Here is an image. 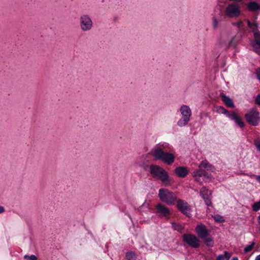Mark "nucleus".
<instances>
[{"label":"nucleus","instance_id":"nucleus-38","mask_svg":"<svg viewBox=\"0 0 260 260\" xmlns=\"http://www.w3.org/2000/svg\"><path fill=\"white\" fill-rule=\"evenodd\" d=\"M255 260H260V254L256 257Z\"/></svg>","mask_w":260,"mask_h":260},{"label":"nucleus","instance_id":"nucleus-9","mask_svg":"<svg viewBox=\"0 0 260 260\" xmlns=\"http://www.w3.org/2000/svg\"><path fill=\"white\" fill-rule=\"evenodd\" d=\"M200 195L204 200L207 206H212L211 199L212 198V191L206 186H203L200 191Z\"/></svg>","mask_w":260,"mask_h":260},{"label":"nucleus","instance_id":"nucleus-19","mask_svg":"<svg viewBox=\"0 0 260 260\" xmlns=\"http://www.w3.org/2000/svg\"><path fill=\"white\" fill-rule=\"evenodd\" d=\"M202 239L203 240L204 242L205 243L207 246L209 247L213 246V239L211 236H210L209 234L208 236H206V238H202Z\"/></svg>","mask_w":260,"mask_h":260},{"label":"nucleus","instance_id":"nucleus-33","mask_svg":"<svg viewBox=\"0 0 260 260\" xmlns=\"http://www.w3.org/2000/svg\"><path fill=\"white\" fill-rule=\"evenodd\" d=\"M224 255H225V259H226V260H229L231 256V253L226 251L224 252Z\"/></svg>","mask_w":260,"mask_h":260},{"label":"nucleus","instance_id":"nucleus-6","mask_svg":"<svg viewBox=\"0 0 260 260\" xmlns=\"http://www.w3.org/2000/svg\"><path fill=\"white\" fill-rule=\"evenodd\" d=\"M182 118L177 122V125L180 127L187 125L190 120L191 115V111L190 108L186 105H182L180 109Z\"/></svg>","mask_w":260,"mask_h":260},{"label":"nucleus","instance_id":"nucleus-34","mask_svg":"<svg viewBox=\"0 0 260 260\" xmlns=\"http://www.w3.org/2000/svg\"><path fill=\"white\" fill-rule=\"evenodd\" d=\"M256 75L257 78L259 80L260 82V68L258 69L256 71Z\"/></svg>","mask_w":260,"mask_h":260},{"label":"nucleus","instance_id":"nucleus-22","mask_svg":"<svg viewBox=\"0 0 260 260\" xmlns=\"http://www.w3.org/2000/svg\"><path fill=\"white\" fill-rule=\"evenodd\" d=\"M212 217L213 218L214 220L216 222H223L224 221V218L222 216H221L218 214H215V215L212 216Z\"/></svg>","mask_w":260,"mask_h":260},{"label":"nucleus","instance_id":"nucleus-15","mask_svg":"<svg viewBox=\"0 0 260 260\" xmlns=\"http://www.w3.org/2000/svg\"><path fill=\"white\" fill-rule=\"evenodd\" d=\"M228 117L232 120H234L236 123L240 127L242 128L245 126L242 118L239 116L235 112H232L231 114H228Z\"/></svg>","mask_w":260,"mask_h":260},{"label":"nucleus","instance_id":"nucleus-21","mask_svg":"<svg viewBox=\"0 0 260 260\" xmlns=\"http://www.w3.org/2000/svg\"><path fill=\"white\" fill-rule=\"evenodd\" d=\"M172 228L180 233H182L183 230V227L178 223L175 222H172Z\"/></svg>","mask_w":260,"mask_h":260},{"label":"nucleus","instance_id":"nucleus-2","mask_svg":"<svg viewBox=\"0 0 260 260\" xmlns=\"http://www.w3.org/2000/svg\"><path fill=\"white\" fill-rule=\"evenodd\" d=\"M151 155L156 160H160L168 165L173 164L175 160L174 155L166 151L164 144L156 145L151 151Z\"/></svg>","mask_w":260,"mask_h":260},{"label":"nucleus","instance_id":"nucleus-23","mask_svg":"<svg viewBox=\"0 0 260 260\" xmlns=\"http://www.w3.org/2000/svg\"><path fill=\"white\" fill-rule=\"evenodd\" d=\"M126 258L128 260H136V254L134 252H128L126 254Z\"/></svg>","mask_w":260,"mask_h":260},{"label":"nucleus","instance_id":"nucleus-5","mask_svg":"<svg viewBox=\"0 0 260 260\" xmlns=\"http://www.w3.org/2000/svg\"><path fill=\"white\" fill-rule=\"evenodd\" d=\"M79 26L83 32L91 30L93 27V23L91 17L86 14L81 15L79 17Z\"/></svg>","mask_w":260,"mask_h":260},{"label":"nucleus","instance_id":"nucleus-10","mask_svg":"<svg viewBox=\"0 0 260 260\" xmlns=\"http://www.w3.org/2000/svg\"><path fill=\"white\" fill-rule=\"evenodd\" d=\"M183 239L190 246L197 248L200 246V241L198 238L191 234H185L183 235Z\"/></svg>","mask_w":260,"mask_h":260},{"label":"nucleus","instance_id":"nucleus-8","mask_svg":"<svg viewBox=\"0 0 260 260\" xmlns=\"http://www.w3.org/2000/svg\"><path fill=\"white\" fill-rule=\"evenodd\" d=\"M240 13V7L238 4L235 3L230 4L225 10V15L230 18L237 17Z\"/></svg>","mask_w":260,"mask_h":260},{"label":"nucleus","instance_id":"nucleus-40","mask_svg":"<svg viewBox=\"0 0 260 260\" xmlns=\"http://www.w3.org/2000/svg\"><path fill=\"white\" fill-rule=\"evenodd\" d=\"M258 222L260 223V214H259V215L258 217Z\"/></svg>","mask_w":260,"mask_h":260},{"label":"nucleus","instance_id":"nucleus-31","mask_svg":"<svg viewBox=\"0 0 260 260\" xmlns=\"http://www.w3.org/2000/svg\"><path fill=\"white\" fill-rule=\"evenodd\" d=\"M255 104L260 106V94L256 95L255 100Z\"/></svg>","mask_w":260,"mask_h":260},{"label":"nucleus","instance_id":"nucleus-16","mask_svg":"<svg viewBox=\"0 0 260 260\" xmlns=\"http://www.w3.org/2000/svg\"><path fill=\"white\" fill-rule=\"evenodd\" d=\"M174 173L180 178H184L188 174V170L185 167H177L174 170Z\"/></svg>","mask_w":260,"mask_h":260},{"label":"nucleus","instance_id":"nucleus-28","mask_svg":"<svg viewBox=\"0 0 260 260\" xmlns=\"http://www.w3.org/2000/svg\"><path fill=\"white\" fill-rule=\"evenodd\" d=\"M254 144L257 149V150L260 152V139H257L254 140Z\"/></svg>","mask_w":260,"mask_h":260},{"label":"nucleus","instance_id":"nucleus-27","mask_svg":"<svg viewBox=\"0 0 260 260\" xmlns=\"http://www.w3.org/2000/svg\"><path fill=\"white\" fill-rule=\"evenodd\" d=\"M253 210L257 211L260 210V201L254 203L252 205Z\"/></svg>","mask_w":260,"mask_h":260},{"label":"nucleus","instance_id":"nucleus-20","mask_svg":"<svg viewBox=\"0 0 260 260\" xmlns=\"http://www.w3.org/2000/svg\"><path fill=\"white\" fill-rule=\"evenodd\" d=\"M259 5L256 2H250L248 5V8L251 11H255L259 9Z\"/></svg>","mask_w":260,"mask_h":260},{"label":"nucleus","instance_id":"nucleus-17","mask_svg":"<svg viewBox=\"0 0 260 260\" xmlns=\"http://www.w3.org/2000/svg\"><path fill=\"white\" fill-rule=\"evenodd\" d=\"M221 98L222 101L224 102L227 107L230 108H234L235 107L232 100L229 96H226L224 94H221Z\"/></svg>","mask_w":260,"mask_h":260},{"label":"nucleus","instance_id":"nucleus-37","mask_svg":"<svg viewBox=\"0 0 260 260\" xmlns=\"http://www.w3.org/2000/svg\"><path fill=\"white\" fill-rule=\"evenodd\" d=\"M5 211V208L3 206H0V214L3 213Z\"/></svg>","mask_w":260,"mask_h":260},{"label":"nucleus","instance_id":"nucleus-4","mask_svg":"<svg viewBox=\"0 0 260 260\" xmlns=\"http://www.w3.org/2000/svg\"><path fill=\"white\" fill-rule=\"evenodd\" d=\"M158 196L161 201L169 205H175L177 200V197L175 193L166 188L159 189Z\"/></svg>","mask_w":260,"mask_h":260},{"label":"nucleus","instance_id":"nucleus-39","mask_svg":"<svg viewBox=\"0 0 260 260\" xmlns=\"http://www.w3.org/2000/svg\"><path fill=\"white\" fill-rule=\"evenodd\" d=\"M232 260H238V257L237 256L233 257L232 259Z\"/></svg>","mask_w":260,"mask_h":260},{"label":"nucleus","instance_id":"nucleus-7","mask_svg":"<svg viewBox=\"0 0 260 260\" xmlns=\"http://www.w3.org/2000/svg\"><path fill=\"white\" fill-rule=\"evenodd\" d=\"M245 117L249 124L253 126H257L260 121L259 113L255 109L246 114Z\"/></svg>","mask_w":260,"mask_h":260},{"label":"nucleus","instance_id":"nucleus-18","mask_svg":"<svg viewBox=\"0 0 260 260\" xmlns=\"http://www.w3.org/2000/svg\"><path fill=\"white\" fill-rule=\"evenodd\" d=\"M242 37V35L238 34L234 36L229 43V47H235L240 42Z\"/></svg>","mask_w":260,"mask_h":260},{"label":"nucleus","instance_id":"nucleus-13","mask_svg":"<svg viewBox=\"0 0 260 260\" xmlns=\"http://www.w3.org/2000/svg\"><path fill=\"white\" fill-rule=\"evenodd\" d=\"M196 232L201 239L206 238V236H208L209 234L205 225L202 223L196 226Z\"/></svg>","mask_w":260,"mask_h":260},{"label":"nucleus","instance_id":"nucleus-24","mask_svg":"<svg viewBox=\"0 0 260 260\" xmlns=\"http://www.w3.org/2000/svg\"><path fill=\"white\" fill-rule=\"evenodd\" d=\"M233 24L237 26L239 28L240 31H244V24L242 21H240L237 22H235L233 23Z\"/></svg>","mask_w":260,"mask_h":260},{"label":"nucleus","instance_id":"nucleus-29","mask_svg":"<svg viewBox=\"0 0 260 260\" xmlns=\"http://www.w3.org/2000/svg\"><path fill=\"white\" fill-rule=\"evenodd\" d=\"M252 27H250L252 29L253 34L254 35L256 32H259L257 30L258 25L257 23H254L252 24Z\"/></svg>","mask_w":260,"mask_h":260},{"label":"nucleus","instance_id":"nucleus-14","mask_svg":"<svg viewBox=\"0 0 260 260\" xmlns=\"http://www.w3.org/2000/svg\"><path fill=\"white\" fill-rule=\"evenodd\" d=\"M156 209V213L161 217H167L170 214L169 209L161 204H157Z\"/></svg>","mask_w":260,"mask_h":260},{"label":"nucleus","instance_id":"nucleus-26","mask_svg":"<svg viewBox=\"0 0 260 260\" xmlns=\"http://www.w3.org/2000/svg\"><path fill=\"white\" fill-rule=\"evenodd\" d=\"M217 111L218 112L224 114L228 116V114H230L227 110L224 109L223 107H219L217 108Z\"/></svg>","mask_w":260,"mask_h":260},{"label":"nucleus","instance_id":"nucleus-1","mask_svg":"<svg viewBox=\"0 0 260 260\" xmlns=\"http://www.w3.org/2000/svg\"><path fill=\"white\" fill-rule=\"evenodd\" d=\"M215 167L210 164L206 160H203L199 166V169L192 172V176L195 180L202 184L200 178L203 177L205 182H209L212 178V176L208 171L214 172Z\"/></svg>","mask_w":260,"mask_h":260},{"label":"nucleus","instance_id":"nucleus-36","mask_svg":"<svg viewBox=\"0 0 260 260\" xmlns=\"http://www.w3.org/2000/svg\"><path fill=\"white\" fill-rule=\"evenodd\" d=\"M247 24H248V26L249 28L250 27H252V24L249 20H248L247 21Z\"/></svg>","mask_w":260,"mask_h":260},{"label":"nucleus","instance_id":"nucleus-32","mask_svg":"<svg viewBox=\"0 0 260 260\" xmlns=\"http://www.w3.org/2000/svg\"><path fill=\"white\" fill-rule=\"evenodd\" d=\"M218 24V20H217L216 18H214L213 21V26L214 28H215L217 27Z\"/></svg>","mask_w":260,"mask_h":260},{"label":"nucleus","instance_id":"nucleus-30","mask_svg":"<svg viewBox=\"0 0 260 260\" xmlns=\"http://www.w3.org/2000/svg\"><path fill=\"white\" fill-rule=\"evenodd\" d=\"M24 258L27 260H37V257L35 255H31L30 256H28L27 255H25L24 256Z\"/></svg>","mask_w":260,"mask_h":260},{"label":"nucleus","instance_id":"nucleus-35","mask_svg":"<svg viewBox=\"0 0 260 260\" xmlns=\"http://www.w3.org/2000/svg\"><path fill=\"white\" fill-rule=\"evenodd\" d=\"M225 259V255L224 254H220L217 257V260H224Z\"/></svg>","mask_w":260,"mask_h":260},{"label":"nucleus","instance_id":"nucleus-11","mask_svg":"<svg viewBox=\"0 0 260 260\" xmlns=\"http://www.w3.org/2000/svg\"><path fill=\"white\" fill-rule=\"evenodd\" d=\"M175 203H176L177 208L182 213L187 217L190 216V207L186 201L182 200H176Z\"/></svg>","mask_w":260,"mask_h":260},{"label":"nucleus","instance_id":"nucleus-3","mask_svg":"<svg viewBox=\"0 0 260 260\" xmlns=\"http://www.w3.org/2000/svg\"><path fill=\"white\" fill-rule=\"evenodd\" d=\"M150 173L153 177L160 180L165 186L170 184L168 173L159 166L151 165L150 166Z\"/></svg>","mask_w":260,"mask_h":260},{"label":"nucleus","instance_id":"nucleus-12","mask_svg":"<svg viewBox=\"0 0 260 260\" xmlns=\"http://www.w3.org/2000/svg\"><path fill=\"white\" fill-rule=\"evenodd\" d=\"M250 45L253 50L260 55V32L255 33L254 40L251 41Z\"/></svg>","mask_w":260,"mask_h":260},{"label":"nucleus","instance_id":"nucleus-25","mask_svg":"<svg viewBox=\"0 0 260 260\" xmlns=\"http://www.w3.org/2000/svg\"><path fill=\"white\" fill-rule=\"evenodd\" d=\"M255 245V242H253L250 245L246 246L244 248V251L247 253L250 251L254 247Z\"/></svg>","mask_w":260,"mask_h":260}]
</instances>
